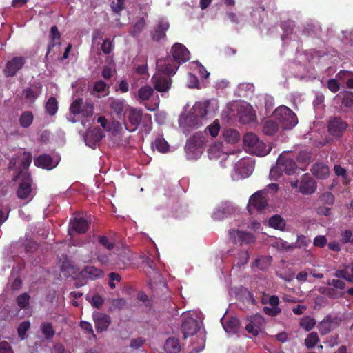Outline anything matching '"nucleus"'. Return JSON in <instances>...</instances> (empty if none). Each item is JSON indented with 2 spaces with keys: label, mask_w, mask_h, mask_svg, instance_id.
<instances>
[{
  "label": "nucleus",
  "mask_w": 353,
  "mask_h": 353,
  "mask_svg": "<svg viewBox=\"0 0 353 353\" xmlns=\"http://www.w3.org/2000/svg\"><path fill=\"white\" fill-rule=\"evenodd\" d=\"M342 322V318L338 316L327 315L318 325L321 335H326L332 330L336 328Z\"/></svg>",
  "instance_id": "6"
},
{
  "label": "nucleus",
  "mask_w": 353,
  "mask_h": 353,
  "mask_svg": "<svg viewBox=\"0 0 353 353\" xmlns=\"http://www.w3.org/2000/svg\"><path fill=\"white\" fill-rule=\"evenodd\" d=\"M30 323L29 321L21 322L18 327V335L21 339H24L26 336V332L30 329Z\"/></svg>",
  "instance_id": "48"
},
{
  "label": "nucleus",
  "mask_w": 353,
  "mask_h": 353,
  "mask_svg": "<svg viewBox=\"0 0 353 353\" xmlns=\"http://www.w3.org/2000/svg\"><path fill=\"white\" fill-rule=\"evenodd\" d=\"M249 152L252 154L262 157L268 154L270 152V149L268 148L264 142L259 139L254 146L249 149Z\"/></svg>",
  "instance_id": "24"
},
{
  "label": "nucleus",
  "mask_w": 353,
  "mask_h": 353,
  "mask_svg": "<svg viewBox=\"0 0 353 353\" xmlns=\"http://www.w3.org/2000/svg\"><path fill=\"white\" fill-rule=\"evenodd\" d=\"M341 94L342 104L346 108H353V92L345 91Z\"/></svg>",
  "instance_id": "42"
},
{
  "label": "nucleus",
  "mask_w": 353,
  "mask_h": 353,
  "mask_svg": "<svg viewBox=\"0 0 353 353\" xmlns=\"http://www.w3.org/2000/svg\"><path fill=\"white\" fill-rule=\"evenodd\" d=\"M170 24L168 21L161 20L159 21L157 26L154 28V31L151 34V37L153 41H159L165 39L166 37V32L169 29Z\"/></svg>",
  "instance_id": "17"
},
{
  "label": "nucleus",
  "mask_w": 353,
  "mask_h": 353,
  "mask_svg": "<svg viewBox=\"0 0 353 353\" xmlns=\"http://www.w3.org/2000/svg\"><path fill=\"white\" fill-rule=\"evenodd\" d=\"M93 319L98 332L106 330L111 323L110 317L108 315L100 312L94 313Z\"/></svg>",
  "instance_id": "14"
},
{
  "label": "nucleus",
  "mask_w": 353,
  "mask_h": 353,
  "mask_svg": "<svg viewBox=\"0 0 353 353\" xmlns=\"http://www.w3.org/2000/svg\"><path fill=\"white\" fill-rule=\"evenodd\" d=\"M164 349L167 353H179L181 350L179 339L174 337L168 338L165 343Z\"/></svg>",
  "instance_id": "25"
},
{
  "label": "nucleus",
  "mask_w": 353,
  "mask_h": 353,
  "mask_svg": "<svg viewBox=\"0 0 353 353\" xmlns=\"http://www.w3.org/2000/svg\"><path fill=\"white\" fill-rule=\"evenodd\" d=\"M0 353H13L10 343L6 341L0 342Z\"/></svg>",
  "instance_id": "64"
},
{
  "label": "nucleus",
  "mask_w": 353,
  "mask_h": 353,
  "mask_svg": "<svg viewBox=\"0 0 353 353\" xmlns=\"http://www.w3.org/2000/svg\"><path fill=\"white\" fill-rule=\"evenodd\" d=\"M263 321V318L260 314H256L250 317V322L245 326V330L248 333L252 334L253 336H256L259 334L257 327H255L254 323H261Z\"/></svg>",
  "instance_id": "29"
},
{
  "label": "nucleus",
  "mask_w": 353,
  "mask_h": 353,
  "mask_svg": "<svg viewBox=\"0 0 353 353\" xmlns=\"http://www.w3.org/2000/svg\"><path fill=\"white\" fill-rule=\"evenodd\" d=\"M32 162V154L29 152H23L19 163V174L23 170H28Z\"/></svg>",
  "instance_id": "35"
},
{
  "label": "nucleus",
  "mask_w": 353,
  "mask_h": 353,
  "mask_svg": "<svg viewBox=\"0 0 353 353\" xmlns=\"http://www.w3.org/2000/svg\"><path fill=\"white\" fill-rule=\"evenodd\" d=\"M274 115L284 130L291 129L298 123L296 114L286 106L277 108L274 112Z\"/></svg>",
  "instance_id": "2"
},
{
  "label": "nucleus",
  "mask_w": 353,
  "mask_h": 353,
  "mask_svg": "<svg viewBox=\"0 0 353 353\" xmlns=\"http://www.w3.org/2000/svg\"><path fill=\"white\" fill-rule=\"evenodd\" d=\"M263 194V191H257L250 196L248 204V210L250 214L254 210L261 211L268 205V201Z\"/></svg>",
  "instance_id": "10"
},
{
  "label": "nucleus",
  "mask_w": 353,
  "mask_h": 353,
  "mask_svg": "<svg viewBox=\"0 0 353 353\" xmlns=\"http://www.w3.org/2000/svg\"><path fill=\"white\" fill-rule=\"evenodd\" d=\"M34 165L38 168L51 170L52 166V158L49 154H41L34 159Z\"/></svg>",
  "instance_id": "23"
},
{
  "label": "nucleus",
  "mask_w": 353,
  "mask_h": 353,
  "mask_svg": "<svg viewBox=\"0 0 353 353\" xmlns=\"http://www.w3.org/2000/svg\"><path fill=\"white\" fill-rule=\"evenodd\" d=\"M104 136L100 128H95L86 132L84 138L85 144L91 148H95Z\"/></svg>",
  "instance_id": "13"
},
{
  "label": "nucleus",
  "mask_w": 353,
  "mask_h": 353,
  "mask_svg": "<svg viewBox=\"0 0 353 353\" xmlns=\"http://www.w3.org/2000/svg\"><path fill=\"white\" fill-rule=\"evenodd\" d=\"M126 305V301L123 298L113 299L112 301V310H121Z\"/></svg>",
  "instance_id": "57"
},
{
  "label": "nucleus",
  "mask_w": 353,
  "mask_h": 353,
  "mask_svg": "<svg viewBox=\"0 0 353 353\" xmlns=\"http://www.w3.org/2000/svg\"><path fill=\"white\" fill-rule=\"evenodd\" d=\"M239 327V320L235 317H232L230 319H228L225 325H224V328L226 332H236V330Z\"/></svg>",
  "instance_id": "44"
},
{
  "label": "nucleus",
  "mask_w": 353,
  "mask_h": 353,
  "mask_svg": "<svg viewBox=\"0 0 353 353\" xmlns=\"http://www.w3.org/2000/svg\"><path fill=\"white\" fill-rule=\"evenodd\" d=\"M26 63V59L23 57H14L9 60L3 70L6 77H12L23 68Z\"/></svg>",
  "instance_id": "5"
},
{
  "label": "nucleus",
  "mask_w": 353,
  "mask_h": 353,
  "mask_svg": "<svg viewBox=\"0 0 353 353\" xmlns=\"http://www.w3.org/2000/svg\"><path fill=\"white\" fill-rule=\"evenodd\" d=\"M327 84L328 89L333 93L337 92L340 89L339 84L336 79H330L327 81Z\"/></svg>",
  "instance_id": "62"
},
{
  "label": "nucleus",
  "mask_w": 353,
  "mask_h": 353,
  "mask_svg": "<svg viewBox=\"0 0 353 353\" xmlns=\"http://www.w3.org/2000/svg\"><path fill=\"white\" fill-rule=\"evenodd\" d=\"M152 148L157 150L160 153H166L170 150V145L163 134H158L152 143Z\"/></svg>",
  "instance_id": "22"
},
{
  "label": "nucleus",
  "mask_w": 353,
  "mask_h": 353,
  "mask_svg": "<svg viewBox=\"0 0 353 353\" xmlns=\"http://www.w3.org/2000/svg\"><path fill=\"white\" fill-rule=\"evenodd\" d=\"M103 274V272L94 266H85L80 272V275L86 277L90 280H95L101 278Z\"/></svg>",
  "instance_id": "20"
},
{
  "label": "nucleus",
  "mask_w": 353,
  "mask_h": 353,
  "mask_svg": "<svg viewBox=\"0 0 353 353\" xmlns=\"http://www.w3.org/2000/svg\"><path fill=\"white\" fill-rule=\"evenodd\" d=\"M29 301L30 296L27 293H23L18 296L17 298V303L21 309H24L28 305Z\"/></svg>",
  "instance_id": "49"
},
{
  "label": "nucleus",
  "mask_w": 353,
  "mask_h": 353,
  "mask_svg": "<svg viewBox=\"0 0 353 353\" xmlns=\"http://www.w3.org/2000/svg\"><path fill=\"white\" fill-rule=\"evenodd\" d=\"M264 313L270 316H276L281 312V309L279 307H269L268 306L263 307Z\"/></svg>",
  "instance_id": "60"
},
{
  "label": "nucleus",
  "mask_w": 353,
  "mask_h": 353,
  "mask_svg": "<svg viewBox=\"0 0 353 353\" xmlns=\"http://www.w3.org/2000/svg\"><path fill=\"white\" fill-rule=\"evenodd\" d=\"M50 41L48 44L47 52L46 54V58L48 57V54L50 53L51 50L54 47H55L57 45H61V34L56 26H52L50 29Z\"/></svg>",
  "instance_id": "21"
},
{
  "label": "nucleus",
  "mask_w": 353,
  "mask_h": 353,
  "mask_svg": "<svg viewBox=\"0 0 353 353\" xmlns=\"http://www.w3.org/2000/svg\"><path fill=\"white\" fill-rule=\"evenodd\" d=\"M42 85L40 83L34 84L31 87L26 88L23 90L25 99L32 103L39 97L41 93Z\"/></svg>",
  "instance_id": "18"
},
{
  "label": "nucleus",
  "mask_w": 353,
  "mask_h": 353,
  "mask_svg": "<svg viewBox=\"0 0 353 353\" xmlns=\"http://www.w3.org/2000/svg\"><path fill=\"white\" fill-rule=\"evenodd\" d=\"M312 171L319 179H325L328 176L330 169L323 163H316L313 165Z\"/></svg>",
  "instance_id": "26"
},
{
  "label": "nucleus",
  "mask_w": 353,
  "mask_h": 353,
  "mask_svg": "<svg viewBox=\"0 0 353 353\" xmlns=\"http://www.w3.org/2000/svg\"><path fill=\"white\" fill-rule=\"evenodd\" d=\"M90 303L92 307L99 309L103 305L104 299L99 294H95L92 296Z\"/></svg>",
  "instance_id": "54"
},
{
  "label": "nucleus",
  "mask_w": 353,
  "mask_h": 353,
  "mask_svg": "<svg viewBox=\"0 0 353 353\" xmlns=\"http://www.w3.org/2000/svg\"><path fill=\"white\" fill-rule=\"evenodd\" d=\"M42 334L47 340L52 339L55 334V331L51 323L44 322L40 327Z\"/></svg>",
  "instance_id": "34"
},
{
  "label": "nucleus",
  "mask_w": 353,
  "mask_h": 353,
  "mask_svg": "<svg viewBox=\"0 0 353 353\" xmlns=\"http://www.w3.org/2000/svg\"><path fill=\"white\" fill-rule=\"evenodd\" d=\"M114 48V43L110 39L103 40L101 45V50L105 54H109L112 52Z\"/></svg>",
  "instance_id": "51"
},
{
  "label": "nucleus",
  "mask_w": 353,
  "mask_h": 353,
  "mask_svg": "<svg viewBox=\"0 0 353 353\" xmlns=\"http://www.w3.org/2000/svg\"><path fill=\"white\" fill-rule=\"evenodd\" d=\"M58 110V102L55 97H50L46 104V111L50 115H54Z\"/></svg>",
  "instance_id": "39"
},
{
  "label": "nucleus",
  "mask_w": 353,
  "mask_h": 353,
  "mask_svg": "<svg viewBox=\"0 0 353 353\" xmlns=\"http://www.w3.org/2000/svg\"><path fill=\"white\" fill-rule=\"evenodd\" d=\"M270 260L266 257H260L256 259L254 261V265L259 268L260 270H265L270 263Z\"/></svg>",
  "instance_id": "53"
},
{
  "label": "nucleus",
  "mask_w": 353,
  "mask_h": 353,
  "mask_svg": "<svg viewBox=\"0 0 353 353\" xmlns=\"http://www.w3.org/2000/svg\"><path fill=\"white\" fill-rule=\"evenodd\" d=\"M223 136L224 137V140L228 143L236 142L239 139V134L238 132L232 129L225 131L223 134Z\"/></svg>",
  "instance_id": "41"
},
{
  "label": "nucleus",
  "mask_w": 353,
  "mask_h": 353,
  "mask_svg": "<svg viewBox=\"0 0 353 353\" xmlns=\"http://www.w3.org/2000/svg\"><path fill=\"white\" fill-rule=\"evenodd\" d=\"M145 26V21L144 19L141 18L138 20L136 23L134 25L130 34L134 37H137L141 31L144 29Z\"/></svg>",
  "instance_id": "45"
},
{
  "label": "nucleus",
  "mask_w": 353,
  "mask_h": 353,
  "mask_svg": "<svg viewBox=\"0 0 353 353\" xmlns=\"http://www.w3.org/2000/svg\"><path fill=\"white\" fill-rule=\"evenodd\" d=\"M199 328L197 320L191 316L185 317L181 325L183 339L194 335L197 333Z\"/></svg>",
  "instance_id": "11"
},
{
  "label": "nucleus",
  "mask_w": 353,
  "mask_h": 353,
  "mask_svg": "<svg viewBox=\"0 0 353 353\" xmlns=\"http://www.w3.org/2000/svg\"><path fill=\"white\" fill-rule=\"evenodd\" d=\"M94 107L90 103H83L80 114L83 117H90L93 114Z\"/></svg>",
  "instance_id": "47"
},
{
  "label": "nucleus",
  "mask_w": 353,
  "mask_h": 353,
  "mask_svg": "<svg viewBox=\"0 0 353 353\" xmlns=\"http://www.w3.org/2000/svg\"><path fill=\"white\" fill-rule=\"evenodd\" d=\"M334 276L339 279H343L344 280L349 282L350 273H349L348 265H345V268H343V269L336 270V272L334 273Z\"/></svg>",
  "instance_id": "52"
},
{
  "label": "nucleus",
  "mask_w": 353,
  "mask_h": 353,
  "mask_svg": "<svg viewBox=\"0 0 353 353\" xmlns=\"http://www.w3.org/2000/svg\"><path fill=\"white\" fill-rule=\"evenodd\" d=\"M299 324L301 327L305 331L309 332L314 327L316 321L314 318L307 316L300 320Z\"/></svg>",
  "instance_id": "37"
},
{
  "label": "nucleus",
  "mask_w": 353,
  "mask_h": 353,
  "mask_svg": "<svg viewBox=\"0 0 353 353\" xmlns=\"http://www.w3.org/2000/svg\"><path fill=\"white\" fill-rule=\"evenodd\" d=\"M296 168L297 165L295 161L282 154L277 159L276 167L270 170V174L274 178L279 177L282 172H285L288 175H292L295 172Z\"/></svg>",
  "instance_id": "1"
},
{
  "label": "nucleus",
  "mask_w": 353,
  "mask_h": 353,
  "mask_svg": "<svg viewBox=\"0 0 353 353\" xmlns=\"http://www.w3.org/2000/svg\"><path fill=\"white\" fill-rule=\"evenodd\" d=\"M209 102H198L193 107L194 114L196 117L205 118L208 114V108Z\"/></svg>",
  "instance_id": "27"
},
{
  "label": "nucleus",
  "mask_w": 353,
  "mask_h": 353,
  "mask_svg": "<svg viewBox=\"0 0 353 353\" xmlns=\"http://www.w3.org/2000/svg\"><path fill=\"white\" fill-rule=\"evenodd\" d=\"M154 90L149 85L141 87L137 93V99L140 101L148 100L153 94Z\"/></svg>",
  "instance_id": "32"
},
{
  "label": "nucleus",
  "mask_w": 353,
  "mask_h": 353,
  "mask_svg": "<svg viewBox=\"0 0 353 353\" xmlns=\"http://www.w3.org/2000/svg\"><path fill=\"white\" fill-rule=\"evenodd\" d=\"M109 281L108 285L111 289L116 288L115 282H120L121 281V276L117 272H110L108 274Z\"/></svg>",
  "instance_id": "50"
},
{
  "label": "nucleus",
  "mask_w": 353,
  "mask_h": 353,
  "mask_svg": "<svg viewBox=\"0 0 353 353\" xmlns=\"http://www.w3.org/2000/svg\"><path fill=\"white\" fill-rule=\"evenodd\" d=\"M142 111L136 108H131L128 113V120L130 123V126L126 125V129L130 132L135 131L140 124L142 119Z\"/></svg>",
  "instance_id": "16"
},
{
  "label": "nucleus",
  "mask_w": 353,
  "mask_h": 353,
  "mask_svg": "<svg viewBox=\"0 0 353 353\" xmlns=\"http://www.w3.org/2000/svg\"><path fill=\"white\" fill-rule=\"evenodd\" d=\"M319 341V338L317 332H312L305 339V345L307 348H312L318 343Z\"/></svg>",
  "instance_id": "40"
},
{
  "label": "nucleus",
  "mask_w": 353,
  "mask_h": 353,
  "mask_svg": "<svg viewBox=\"0 0 353 353\" xmlns=\"http://www.w3.org/2000/svg\"><path fill=\"white\" fill-rule=\"evenodd\" d=\"M203 142L199 135H194L188 141L185 149L188 152V150L192 149L198 148L203 145Z\"/></svg>",
  "instance_id": "36"
},
{
  "label": "nucleus",
  "mask_w": 353,
  "mask_h": 353,
  "mask_svg": "<svg viewBox=\"0 0 353 353\" xmlns=\"http://www.w3.org/2000/svg\"><path fill=\"white\" fill-rule=\"evenodd\" d=\"M230 239L235 244L240 245H248L255 242L254 236L248 232H244L239 230H229Z\"/></svg>",
  "instance_id": "7"
},
{
  "label": "nucleus",
  "mask_w": 353,
  "mask_h": 353,
  "mask_svg": "<svg viewBox=\"0 0 353 353\" xmlns=\"http://www.w3.org/2000/svg\"><path fill=\"white\" fill-rule=\"evenodd\" d=\"M32 191V179L28 174L19 185L17 190V196L21 199H28Z\"/></svg>",
  "instance_id": "15"
},
{
  "label": "nucleus",
  "mask_w": 353,
  "mask_h": 353,
  "mask_svg": "<svg viewBox=\"0 0 353 353\" xmlns=\"http://www.w3.org/2000/svg\"><path fill=\"white\" fill-rule=\"evenodd\" d=\"M156 65V73H161V74L172 77L176 74L179 68V64H177V63H176L170 56L157 59Z\"/></svg>",
  "instance_id": "3"
},
{
  "label": "nucleus",
  "mask_w": 353,
  "mask_h": 353,
  "mask_svg": "<svg viewBox=\"0 0 353 353\" xmlns=\"http://www.w3.org/2000/svg\"><path fill=\"white\" fill-rule=\"evenodd\" d=\"M279 130L277 123L272 120H268L264 122L263 132L268 136H272Z\"/></svg>",
  "instance_id": "30"
},
{
  "label": "nucleus",
  "mask_w": 353,
  "mask_h": 353,
  "mask_svg": "<svg viewBox=\"0 0 353 353\" xmlns=\"http://www.w3.org/2000/svg\"><path fill=\"white\" fill-rule=\"evenodd\" d=\"M80 327L83 330H84L86 333H89L92 334L94 338H96V335L94 333L92 325L91 323L87 321H82L80 322Z\"/></svg>",
  "instance_id": "61"
},
{
  "label": "nucleus",
  "mask_w": 353,
  "mask_h": 353,
  "mask_svg": "<svg viewBox=\"0 0 353 353\" xmlns=\"http://www.w3.org/2000/svg\"><path fill=\"white\" fill-rule=\"evenodd\" d=\"M348 124L341 117H331L327 123V130L330 135L334 137H341L346 131Z\"/></svg>",
  "instance_id": "4"
},
{
  "label": "nucleus",
  "mask_w": 353,
  "mask_h": 353,
  "mask_svg": "<svg viewBox=\"0 0 353 353\" xmlns=\"http://www.w3.org/2000/svg\"><path fill=\"white\" fill-rule=\"evenodd\" d=\"M269 225L276 230L283 231L286 225L285 221L279 214H275L270 218Z\"/></svg>",
  "instance_id": "28"
},
{
  "label": "nucleus",
  "mask_w": 353,
  "mask_h": 353,
  "mask_svg": "<svg viewBox=\"0 0 353 353\" xmlns=\"http://www.w3.org/2000/svg\"><path fill=\"white\" fill-rule=\"evenodd\" d=\"M83 103L82 99L79 98L74 100L70 105V111L74 115H79L81 110V107Z\"/></svg>",
  "instance_id": "46"
},
{
  "label": "nucleus",
  "mask_w": 353,
  "mask_h": 353,
  "mask_svg": "<svg viewBox=\"0 0 353 353\" xmlns=\"http://www.w3.org/2000/svg\"><path fill=\"white\" fill-rule=\"evenodd\" d=\"M106 87L107 84L104 81L100 80L94 83L93 90L97 92L101 93L105 91Z\"/></svg>",
  "instance_id": "63"
},
{
  "label": "nucleus",
  "mask_w": 353,
  "mask_h": 353,
  "mask_svg": "<svg viewBox=\"0 0 353 353\" xmlns=\"http://www.w3.org/2000/svg\"><path fill=\"white\" fill-rule=\"evenodd\" d=\"M327 240L323 235L316 236L314 239L313 244L314 246L318 248H323L327 244Z\"/></svg>",
  "instance_id": "58"
},
{
  "label": "nucleus",
  "mask_w": 353,
  "mask_h": 353,
  "mask_svg": "<svg viewBox=\"0 0 353 353\" xmlns=\"http://www.w3.org/2000/svg\"><path fill=\"white\" fill-rule=\"evenodd\" d=\"M72 229L79 234H84L89 228V223L83 217L75 216L70 221Z\"/></svg>",
  "instance_id": "19"
},
{
  "label": "nucleus",
  "mask_w": 353,
  "mask_h": 353,
  "mask_svg": "<svg viewBox=\"0 0 353 353\" xmlns=\"http://www.w3.org/2000/svg\"><path fill=\"white\" fill-rule=\"evenodd\" d=\"M258 137L252 132L246 133L243 138V142L246 147L249 149H251L254 145L258 141Z\"/></svg>",
  "instance_id": "43"
},
{
  "label": "nucleus",
  "mask_w": 353,
  "mask_h": 353,
  "mask_svg": "<svg viewBox=\"0 0 353 353\" xmlns=\"http://www.w3.org/2000/svg\"><path fill=\"white\" fill-rule=\"evenodd\" d=\"M208 130L212 137H216L220 130V125L218 121H214V123L208 127Z\"/></svg>",
  "instance_id": "59"
},
{
  "label": "nucleus",
  "mask_w": 353,
  "mask_h": 353,
  "mask_svg": "<svg viewBox=\"0 0 353 353\" xmlns=\"http://www.w3.org/2000/svg\"><path fill=\"white\" fill-rule=\"evenodd\" d=\"M311 242V240L309 237L305 235H299L297 236V240L296 243L290 245L288 248V250H292L294 248H300L302 247L307 246Z\"/></svg>",
  "instance_id": "38"
},
{
  "label": "nucleus",
  "mask_w": 353,
  "mask_h": 353,
  "mask_svg": "<svg viewBox=\"0 0 353 353\" xmlns=\"http://www.w3.org/2000/svg\"><path fill=\"white\" fill-rule=\"evenodd\" d=\"M25 250L27 252H33L38 248V244L36 241L26 239L24 242Z\"/></svg>",
  "instance_id": "55"
},
{
  "label": "nucleus",
  "mask_w": 353,
  "mask_h": 353,
  "mask_svg": "<svg viewBox=\"0 0 353 353\" xmlns=\"http://www.w3.org/2000/svg\"><path fill=\"white\" fill-rule=\"evenodd\" d=\"M316 189V184L314 179L308 173L303 174L300 180L299 192L305 195L313 194Z\"/></svg>",
  "instance_id": "12"
},
{
  "label": "nucleus",
  "mask_w": 353,
  "mask_h": 353,
  "mask_svg": "<svg viewBox=\"0 0 353 353\" xmlns=\"http://www.w3.org/2000/svg\"><path fill=\"white\" fill-rule=\"evenodd\" d=\"M99 243L108 250H111L114 247V243L110 241V239L105 236H101L99 237Z\"/></svg>",
  "instance_id": "56"
},
{
  "label": "nucleus",
  "mask_w": 353,
  "mask_h": 353,
  "mask_svg": "<svg viewBox=\"0 0 353 353\" xmlns=\"http://www.w3.org/2000/svg\"><path fill=\"white\" fill-rule=\"evenodd\" d=\"M34 116L30 111H24L21 114L19 121L21 127L27 128L31 125L33 122Z\"/></svg>",
  "instance_id": "33"
},
{
  "label": "nucleus",
  "mask_w": 353,
  "mask_h": 353,
  "mask_svg": "<svg viewBox=\"0 0 353 353\" xmlns=\"http://www.w3.org/2000/svg\"><path fill=\"white\" fill-rule=\"evenodd\" d=\"M154 88L159 92H168L172 83V77L155 73L151 79Z\"/></svg>",
  "instance_id": "9"
},
{
  "label": "nucleus",
  "mask_w": 353,
  "mask_h": 353,
  "mask_svg": "<svg viewBox=\"0 0 353 353\" xmlns=\"http://www.w3.org/2000/svg\"><path fill=\"white\" fill-rule=\"evenodd\" d=\"M110 109L119 118L123 115L124 110V101L121 99H113L110 103Z\"/></svg>",
  "instance_id": "31"
},
{
  "label": "nucleus",
  "mask_w": 353,
  "mask_h": 353,
  "mask_svg": "<svg viewBox=\"0 0 353 353\" xmlns=\"http://www.w3.org/2000/svg\"><path fill=\"white\" fill-rule=\"evenodd\" d=\"M172 59L180 65L190 60V54L187 48L179 43H174L170 50Z\"/></svg>",
  "instance_id": "8"
}]
</instances>
